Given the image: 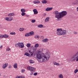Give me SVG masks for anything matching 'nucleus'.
I'll use <instances>...</instances> for the list:
<instances>
[{"label":"nucleus","instance_id":"5701e85b","mask_svg":"<svg viewBox=\"0 0 78 78\" xmlns=\"http://www.w3.org/2000/svg\"><path fill=\"white\" fill-rule=\"evenodd\" d=\"M59 78H64V77H63V75L62 74H60L58 76Z\"/></svg>","mask_w":78,"mask_h":78},{"label":"nucleus","instance_id":"a211bd4d","mask_svg":"<svg viewBox=\"0 0 78 78\" xmlns=\"http://www.w3.org/2000/svg\"><path fill=\"white\" fill-rule=\"evenodd\" d=\"M29 62H30V64H34V63L35 62L32 59H30L29 60Z\"/></svg>","mask_w":78,"mask_h":78},{"label":"nucleus","instance_id":"2eb2a0df","mask_svg":"<svg viewBox=\"0 0 78 78\" xmlns=\"http://www.w3.org/2000/svg\"><path fill=\"white\" fill-rule=\"evenodd\" d=\"M8 37H9V35L6 34L3 35V38H5V39H6V38H8Z\"/></svg>","mask_w":78,"mask_h":78},{"label":"nucleus","instance_id":"b1692460","mask_svg":"<svg viewBox=\"0 0 78 78\" xmlns=\"http://www.w3.org/2000/svg\"><path fill=\"white\" fill-rule=\"evenodd\" d=\"M28 51L30 53V54H31V56H33V51L31 50H29Z\"/></svg>","mask_w":78,"mask_h":78},{"label":"nucleus","instance_id":"393cba45","mask_svg":"<svg viewBox=\"0 0 78 78\" xmlns=\"http://www.w3.org/2000/svg\"><path fill=\"white\" fill-rule=\"evenodd\" d=\"M24 55L27 56H30V54L28 52H26L24 54Z\"/></svg>","mask_w":78,"mask_h":78},{"label":"nucleus","instance_id":"c756f323","mask_svg":"<svg viewBox=\"0 0 78 78\" xmlns=\"http://www.w3.org/2000/svg\"><path fill=\"white\" fill-rule=\"evenodd\" d=\"M25 12H22L21 13V16H24L25 15Z\"/></svg>","mask_w":78,"mask_h":78},{"label":"nucleus","instance_id":"6e6552de","mask_svg":"<svg viewBox=\"0 0 78 78\" xmlns=\"http://www.w3.org/2000/svg\"><path fill=\"white\" fill-rule=\"evenodd\" d=\"M8 63H5L3 65L2 67L3 69H5V68L8 67Z\"/></svg>","mask_w":78,"mask_h":78},{"label":"nucleus","instance_id":"de8ad7c7","mask_svg":"<svg viewBox=\"0 0 78 78\" xmlns=\"http://www.w3.org/2000/svg\"><path fill=\"white\" fill-rule=\"evenodd\" d=\"M21 78H25V77L23 76H21Z\"/></svg>","mask_w":78,"mask_h":78},{"label":"nucleus","instance_id":"f3484780","mask_svg":"<svg viewBox=\"0 0 78 78\" xmlns=\"http://www.w3.org/2000/svg\"><path fill=\"white\" fill-rule=\"evenodd\" d=\"M38 28H42L44 27V25L42 24H39L38 25Z\"/></svg>","mask_w":78,"mask_h":78},{"label":"nucleus","instance_id":"a19ab883","mask_svg":"<svg viewBox=\"0 0 78 78\" xmlns=\"http://www.w3.org/2000/svg\"><path fill=\"white\" fill-rule=\"evenodd\" d=\"M37 3H40V1H39L37 0Z\"/></svg>","mask_w":78,"mask_h":78},{"label":"nucleus","instance_id":"473e14b6","mask_svg":"<svg viewBox=\"0 0 78 78\" xmlns=\"http://www.w3.org/2000/svg\"><path fill=\"white\" fill-rule=\"evenodd\" d=\"M0 39L3 38V35L0 34Z\"/></svg>","mask_w":78,"mask_h":78},{"label":"nucleus","instance_id":"4c0bfd02","mask_svg":"<svg viewBox=\"0 0 78 78\" xmlns=\"http://www.w3.org/2000/svg\"><path fill=\"white\" fill-rule=\"evenodd\" d=\"M73 34H78V32H76L75 31H74L73 32Z\"/></svg>","mask_w":78,"mask_h":78},{"label":"nucleus","instance_id":"e433bc0d","mask_svg":"<svg viewBox=\"0 0 78 78\" xmlns=\"http://www.w3.org/2000/svg\"><path fill=\"white\" fill-rule=\"evenodd\" d=\"M6 51H10L11 50V49L10 48H8L6 49Z\"/></svg>","mask_w":78,"mask_h":78},{"label":"nucleus","instance_id":"79ce46f5","mask_svg":"<svg viewBox=\"0 0 78 78\" xmlns=\"http://www.w3.org/2000/svg\"><path fill=\"white\" fill-rule=\"evenodd\" d=\"M3 48V45H2V44H1L0 46V48Z\"/></svg>","mask_w":78,"mask_h":78},{"label":"nucleus","instance_id":"f704fd0d","mask_svg":"<svg viewBox=\"0 0 78 78\" xmlns=\"http://www.w3.org/2000/svg\"><path fill=\"white\" fill-rule=\"evenodd\" d=\"M36 22V20H31V22H32V23H34V22Z\"/></svg>","mask_w":78,"mask_h":78},{"label":"nucleus","instance_id":"412c9836","mask_svg":"<svg viewBox=\"0 0 78 78\" xmlns=\"http://www.w3.org/2000/svg\"><path fill=\"white\" fill-rule=\"evenodd\" d=\"M54 66L55 65L56 66H59V65H60V64L58 63H57L56 62H55L54 63Z\"/></svg>","mask_w":78,"mask_h":78},{"label":"nucleus","instance_id":"c03bdc74","mask_svg":"<svg viewBox=\"0 0 78 78\" xmlns=\"http://www.w3.org/2000/svg\"><path fill=\"white\" fill-rule=\"evenodd\" d=\"M30 75H33V73L32 72L31 73H30Z\"/></svg>","mask_w":78,"mask_h":78},{"label":"nucleus","instance_id":"09e8293b","mask_svg":"<svg viewBox=\"0 0 78 78\" xmlns=\"http://www.w3.org/2000/svg\"><path fill=\"white\" fill-rule=\"evenodd\" d=\"M76 10L78 12V7L76 8Z\"/></svg>","mask_w":78,"mask_h":78},{"label":"nucleus","instance_id":"0eeeda50","mask_svg":"<svg viewBox=\"0 0 78 78\" xmlns=\"http://www.w3.org/2000/svg\"><path fill=\"white\" fill-rule=\"evenodd\" d=\"M27 69L32 72H35V68L29 66L27 67Z\"/></svg>","mask_w":78,"mask_h":78},{"label":"nucleus","instance_id":"4468645a","mask_svg":"<svg viewBox=\"0 0 78 78\" xmlns=\"http://www.w3.org/2000/svg\"><path fill=\"white\" fill-rule=\"evenodd\" d=\"M15 13H11L9 14L8 15V16H15Z\"/></svg>","mask_w":78,"mask_h":78},{"label":"nucleus","instance_id":"39448f33","mask_svg":"<svg viewBox=\"0 0 78 78\" xmlns=\"http://www.w3.org/2000/svg\"><path fill=\"white\" fill-rule=\"evenodd\" d=\"M4 19H5V20H7V21H8V22H11V21L12 20L13 18L12 17H6Z\"/></svg>","mask_w":78,"mask_h":78},{"label":"nucleus","instance_id":"37998d69","mask_svg":"<svg viewBox=\"0 0 78 78\" xmlns=\"http://www.w3.org/2000/svg\"><path fill=\"white\" fill-rule=\"evenodd\" d=\"M11 68H12V66H9L8 68H9V69H11Z\"/></svg>","mask_w":78,"mask_h":78},{"label":"nucleus","instance_id":"f8f14e48","mask_svg":"<svg viewBox=\"0 0 78 78\" xmlns=\"http://www.w3.org/2000/svg\"><path fill=\"white\" fill-rule=\"evenodd\" d=\"M33 11L34 12V14H38V12H37V10L36 9H35L33 10Z\"/></svg>","mask_w":78,"mask_h":78},{"label":"nucleus","instance_id":"9d476101","mask_svg":"<svg viewBox=\"0 0 78 78\" xmlns=\"http://www.w3.org/2000/svg\"><path fill=\"white\" fill-rule=\"evenodd\" d=\"M52 9H53V8L52 7L50 8L48 7L46 8L45 11H51V10H52Z\"/></svg>","mask_w":78,"mask_h":78},{"label":"nucleus","instance_id":"72a5a7b5","mask_svg":"<svg viewBox=\"0 0 78 78\" xmlns=\"http://www.w3.org/2000/svg\"><path fill=\"white\" fill-rule=\"evenodd\" d=\"M21 72L22 73H25V69H22L21 70Z\"/></svg>","mask_w":78,"mask_h":78},{"label":"nucleus","instance_id":"cd10ccee","mask_svg":"<svg viewBox=\"0 0 78 78\" xmlns=\"http://www.w3.org/2000/svg\"><path fill=\"white\" fill-rule=\"evenodd\" d=\"M34 37L35 39H39L40 37L38 35H36Z\"/></svg>","mask_w":78,"mask_h":78},{"label":"nucleus","instance_id":"58836bf2","mask_svg":"<svg viewBox=\"0 0 78 78\" xmlns=\"http://www.w3.org/2000/svg\"><path fill=\"white\" fill-rule=\"evenodd\" d=\"M37 75V73H35L34 74V76H36Z\"/></svg>","mask_w":78,"mask_h":78},{"label":"nucleus","instance_id":"a18cd8bd","mask_svg":"<svg viewBox=\"0 0 78 78\" xmlns=\"http://www.w3.org/2000/svg\"><path fill=\"white\" fill-rule=\"evenodd\" d=\"M72 31L70 30H69V34H70V33H71Z\"/></svg>","mask_w":78,"mask_h":78},{"label":"nucleus","instance_id":"8fccbe9b","mask_svg":"<svg viewBox=\"0 0 78 78\" xmlns=\"http://www.w3.org/2000/svg\"><path fill=\"white\" fill-rule=\"evenodd\" d=\"M1 76V74H0V76Z\"/></svg>","mask_w":78,"mask_h":78},{"label":"nucleus","instance_id":"4be33fe9","mask_svg":"<svg viewBox=\"0 0 78 78\" xmlns=\"http://www.w3.org/2000/svg\"><path fill=\"white\" fill-rule=\"evenodd\" d=\"M42 3H43L44 4H45V3H47V1L45 0H44L43 1H41Z\"/></svg>","mask_w":78,"mask_h":78},{"label":"nucleus","instance_id":"f03ea898","mask_svg":"<svg viewBox=\"0 0 78 78\" xmlns=\"http://www.w3.org/2000/svg\"><path fill=\"white\" fill-rule=\"evenodd\" d=\"M53 13L55 14V17L56 20H60L61 18L65 16L67 12L66 11H63L61 12H59L58 11H55Z\"/></svg>","mask_w":78,"mask_h":78},{"label":"nucleus","instance_id":"2f4dec72","mask_svg":"<svg viewBox=\"0 0 78 78\" xmlns=\"http://www.w3.org/2000/svg\"><path fill=\"white\" fill-rule=\"evenodd\" d=\"M10 34H12V35H15V34H16V33H15V32H11L10 33Z\"/></svg>","mask_w":78,"mask_h":78},{"label":"nucleus","instance_id":"7ed1b4c3","mask_svg":"<svg viewBox=\"0 0 78 78\" xmlns=\"http://www.w3.org/2000/svg\"><path fill=\"white\" fill-rule=\"evenodd\" d=\"M56 34L58 36L64 35L66 34V30H62V28L58 29L56 30Z\"/></svg>","mask_w":78,"mask_h":78},{"label":"nucleus","instance_id":"a878e982","mask_svg":"<svg viewBox=\"0 0 78 78\" xmlns=\"http://www.w3.org/2000/svg\"><path fill=\"white\" fill-rule=\"evenodd\" d=\"M15 46L16 47H19V42L16 43L15 44Z\"/></svg>","mask_w":78,"mask_h":78},{"label":"nucleus","instance_id":"9b49d317","mask_svg":"<svg viewBox=\"0 0 78 78\" xmlns=\"http://www.w3.org/2000/svg\"><path fill=\"white\" fill-rule=\"evenodd\" d=\"M73 5H78V0H76L74 2L72 3Z\"/></svg>","mask_w":78,"mask_h":78},{"label":"nucleus","instance_id":"dca6fc26","mask_svg":"<svg viewBox=\"0 0 78 78\" xmlns=\"http://www.w3.org/2000/svg\"><path fill=\"white\" fill-rule=\"evenodd\" d=\"M50 20V18L49 17H47L45 20V22H48L49 21V20Z\"/></svg>","mask_w":78,"mask_h":78},{"label":"nucleus","instance_id":"423d86ee","mask_svg":"<svg viewBox=\"0 0 78 78\" xmlns=\"http://www.w3.org/2000/svg\"><path fill=\"white\" fill-rule=\"evenodd\" d=\"M34 32L32 31L29 33L26 34L25 35V36L28 37L31 36H33V35H34Z\"/></svg>","mask_w":78,"mask_h":78},{"label":"nucleus","instance_id":"20e7f679","mask_svg":"<svg viewBox=\"0 0 78 78\" xmlns=\"http://www.w3.org/2000/svg\"><path fill=\"white\" fill-rule=\"evenodd\" d=\"M71 60L72 61H78V52L72 56Z\"/></svg>","mask_w":78,"mask_h":78},{"label":"nucleus","instance_id":"f257e3e1","mask_svg":"<svg viewBox=\"0 0 78 78\" xmlns=\"http://www.w3.org/2000/svg\"><path fill=\"white\" fill-rule=\"evenodd\" d=\"M36 56L38 58L37 60L39 62H47L50 56V53L48 51L45 54H41L40 51H38L36 54Z\"/></svg>","mask_w":78,"mask_h":78},{"label":"nucleus","instance_id":"6ab92c4d","mask_svg":"<svg viewBox=\"0 0 78 78\" xmlns=\"http://www.w3.org/2000/svg\"><path fill=\"white\" fill-rule=\"evenodd\" d=\"M21 12H26V10L25 9H21Z\"/></svg>","mask_w":78,"mask_h":78},{"label":"nucleus","instance_id":"ea45409f","mask_svg":"<svg viewBox=\"0 0 78 78\" xmlns=\"http://www.w3.org/2000/svg\"><path fill=\"white\" fill-rule=\"evenodd\" d=\"M34 4H36V3H37V1L36 0L34 1Z\"/></svg>","mask_w":78,"mask_h":78},{"label":"nucleus","instance_id":"aec40b11","mask_svg":"<svg viewBox=\"0 0 78 78\" xmlns=\"http://www.w3.org/2000/svg\"><path fill=\"white\" fill-rule=\"evenodd\" d=\"M13 67H14L15 69H17V64L15 63L13 65Z\"/></svg>","mask_w":78,"mask_h":78},{"label":"nucleus","instance_id":"3c124183","mask_svg":"<svg viewBox=\"0 0 78 78\" xmlns=\"http://www.w3.org/2000/svg\"><path fill=\"white\" fill-rule=\"evenodd\" d=\"M61 65H63V64H61Z\"/></svg>","mask_w":78,"mask_h":78},{"label":"nucleus","instance_id":"c85d7f7f","mask_svg":"<svg viewBox=\"0 0 78 78\" xmlns=\"http://www.w3.org/2000/svg\"><path fill=\"white\" fill-rule=\"evenodd\" d=\"M24 30V28H20L19 30L20 31H23Z\"/></svg>","mask_w":78,"mask_h":78},{"label":"nucleus","instance_id":"49530a36","mask_svg":"<svg viewBox=\"0 0 78 78\" xmlns=\"http://www.w3.org/2000/svg\"><path fill=\"white\" fill-rule=\"evenodd\" d=\"M26 17H29V16H30L27 15H26Z\"/></svg>","mask_w":78,"mask_h":78},{"label":"nucleus","instance_id":"ddd939ff","mask_svg":"<svg viewBox=\"0 0 78 78\" xmlns=\"http://www.w3.org/2000/svg\"><path fill=\"white\" fill-rule=\"evenodd\" d=\"M48 38H45V39H44L42 40V41L43 42H48Z\"/></svg>","mask_w":78,"mask_h":78},{"label":"nucleus","instance_id":"c9c22d12","mask_svg":"<svg viewBox=\"0 0 78 78\" xmlns=\"http://www.w3.org/2000/svg\"><path fill=\"white\" fill-rule=\"evenodd\" d=\"M78 72V69H76L74 71V73H76L77 72Z\"/></svg>","mask_w":78,"mask_h":78},{"label":"nucleus","instance_id":"1a4fd4ad","mask_svg":"<svg viewBox=\"0 0 78 78\" xmlns=\"http://www.w3.org/2000/svg\"><path fill=\"white\" fill-rule=\"evenodd\" d=\"M19 47L22 48L24 47V44H23V42H19Z\"/></svg>","mask_w":78,"mask_h":78},{"label":"nucleus","instance_id":"bb28decb","mask_svg":"<svg viewBox=\"0 0 78 78\" xmlns=\"http://www.w3.org/2000/svg\"><path fill=\"white\" fill-rule=\"evenodd\" d=\"M39 44H37L35 45L34 47H35V48H37V47H39Z\"/></svg>","mask_w":78,"mask_h":78},{"label":"nucleus","instance_id":"7c9ffc66","mask_svg":"<svg viewBox=\"0 0 78 78\" xmlns=\"http://www.w3.org/2000/svg\"><path fill=\"white\" fill-rule=\"evenodd\" d=\"M31 45V44H30V43H28L27 44V47H28V48H29V47H30V46Z\"/></svg>","mask_w":78,"mask_h":78}]
</instances>
